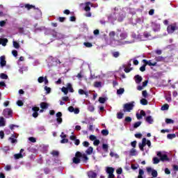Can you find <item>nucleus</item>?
<instances>
[{
    "label": "nucleus",
    "instance_id": "37",
    "mask_svg": "<svg viewBox=\"0 0 178 178\" xmlns=\"http://www.w3.org/2000/svg\"><path fill=\"white\" fill-rule=\"evenodd\" d=\"M92 151H94V148H92V147H89L86 149V153L87 154V155H91V154H92Z\"/></svg>",
    "mask_w": 178,
    "mask_h": 178
},
{
    "label": "nucleus",
    "instance_id": "39",
    "mask_svg": "<svg viewBox=\"0 0 178 178\" xmlns=\"http://www.w3.org/2000/svg\"><path fill=\"white\" fill-rule=\"evenodd\" d=\"M138 145H140L141 147H145L147 145V138H143L142 140V143H140Z\"/></svg>",
    "mask_w": 178,
    "mask_h": 178
},
{
    "label": "nucleus",
    "instance_id": "18",
    "mask_svg": "<svg viewBox=\"0 0 178 178\" xmlns=\"http://www.w3.org/2000/svg\"><path fill=\"white\" fill-rule=\"evenodd\" d=\"M131 38H134V40H136V41H141V34H136V33L132 32L131 34Z\"/></svg>",
    "mask_w": 178,
    "mask_h": 178
},
{
    "label": "nucleus",
    "instance_id": "31",
    "mask_svg": "<svg viewBox=\"0 0 178 178\" xmlns=\"http://www.w3.org/2000/svg\"><path fill=\"white\" fill-rule=\"evenodd\" d=\"M106 172L108 175H111V174L113 173V172H115V169L112 167H106Z\"/></svg>",
    "mask_w": 178,
    "mask_h": 178
},
{
    "label": "nucleus",
    "instance_id": "27",
    "mask_svg": "<svg viewBox=\"0 0 178 178\" xmlns=\"http://www.w3.org/2000/svg\"><path fill=\"white\" fill-rule=\"evenodd\" d=\"M87 175L89 178H97V172H94V171H89Z\"/></svg>",
    "mask_w": 178,
    "mask_h": 178
},
{
    "label": "nucleus",
    "instance_id": "30",
    "mask_svg": "<svg viewBox=\"0 0 178 178\" xmlns=\"http://www.w3.org/2000/svg\"><path fill=\"white\" fill-rule=\"evenodd\" d=\"M44 34L46 35H52V32L53 31H55V30H54V29H45L44 28Z\"/></svg>",
    "mask_w": 178,
    "mask_h": 178
},
{
    "label": "nucleus",
    "instance_id": "44",
    "mask_svg": "<svg viewBox=\"0 0 178 178\" xmlns=\"http://www.w3.org/2000/svg\"><path fill=\"white\" fill-rule=\"evenodd\" d=\"M167 138L168 139V140H173V138H176V134H168V135H167Z\"/></svg>",
    "mask_w": 178,
    "mask_h": 178
},
{
    "label": "nucleus",
    "instance_id": "2",
    "mask_svg": "<svg viewBox=\"0 0 178 178\" xmlns=\"http://www.w3.org/2000/svg\"><path fill=\"white\" fill-rule=\"evenodd\" d=\"M108 22L111 24H115V22L118 20L122 22L126 19V13L120 9V8L115 7L111 10V13L107 15Z\"/></svg>",
    "mask_w": 178,
    "mask_h": 178
},
{
    "label": "nucleus",
    "instance_id": "38",
    "mask_svg": "<svg viewBox=\"0 0 178 178\" xmlns=\"http://www.w3.org/2000/svg\"><path fill=\"white\" fill-rule=\"evenodd\" d=\"M154 59L156 62H163V60H165V58L163 56H156Z\"/></svg>",
    "mask_w": 178,
    "mask_h": 178
},
{
    "label": "nucleus",
    "instance_id": "5",
    "mask_svg": "<svg viewBox=\"0 0 178 178\" xmlns=\"http://www.w3.org/2000/svg\"><path fill=\"white\" fill-rule=\"evenodd\" d=\"M52 37L53 38H55V40H58L60 41H63L65 38H67V35H65L60 32H56V31L52 32Z\"/></svg>",
    "mask_w": 178,
    "mask_h": 178
},
{
    "label": "nucleus",
    "instance_id": "52",
    "mask_svg": "<svg viewBox=\"0 0 178 178\" xmlns=\"http://www.w3.org/2000/svg\"><path fill=\"white\" fill-rule=\"evenodd\" d=\"M165 123L167 124H173L175 123V121L170 118H166L165 119Z\"/></svg>",
    "mask_w": 178,
    "mask_h": 178
},
{
    "label": "nucleus",
    "instance_id": "49",
    "mask_svg": "<svg viewBox=\"0 0 178 178\" xmlns=\"http://www.w3.org/2000/svg\"><path fill=\"white\" fill-rule=\"evenodd\" d=\"M3 126H5V118L0 117V127H3Z\"/></svg>",
    "mask_w": 178,
    "mask_h": 178
},
{
    "label": "nucleus",
    "instance_id": "17",
    "mask_svg": "<svg viewBox=\"0 0 178 178\" xmlns=\"http://www.w3.org/2000/svg\"><path fill=\"white\" fill-rule=\"evenodd\" d=\"M175 30H176V26L175 25H169L167 27V31L168 34H172V33H175Z\"/></svg>",
    "mask_w": 178,
    "mask_h": 178
},
{
    "label": "nucleus",
    "instance_id": "12",
    "mask_svg": "<svg viewBox=\"0 0 178 178\" xmlns=\"http://www.w3.org/2000/svg\"><path fill=\"white\" fill-rule=\"evenodd\" d=\"M143 20L144 19L143 17H137L136 19H131L129 20V23H131V24H133V26H135V24H137V23H143Z\"/></svg>",
    "mask_w": 178,
    "mask_h": 178
},
{
    "label": "nucleus",
    "instance_id": "19",
    "mask_svg": "<svg viewBox=\"0 0 178 178\" xmlns=\"http://www.w3.org/2000/svg\"><path fill=\"white\" fill-rule=\"evenodd\" d=\"M143 63H145V65H148V66H156L157 65V63L156 62H154L152 63V61L150 60H147L146 59H144L143 60Z\"/></svg>",
    "mask_w": 178,
    "mask_h": 178
},
{
    "label": "nucleus",
    "instance_id": "46",
    "mask_svg": "<svg viewBox=\"0 0 178 178\" xmlns=\"http://www.w3.org/2000/svg\"><path fill=\"white\" fill-rule=\"evenodd\" d=\"M95 87L96 88H101V87H102V82L101 81L95 82Z\"/></svg>",
    "mask_w": 178,
    "mask_h": 178
},
{
    "label": "nucleus",
    "instance_id": "1",
    "mask_svg": "<svg viewBox=\"0 0 178 178\" xmlns=\"http://www.w3.org/2000/svg\"><path fill=\"white\" fill-rule=\"evenodd\" d=\"M108 37L106 34H103V38L105 41L106 45L110 47H123L129 44H134V40H124L129 37V33L124 30V28H119L116 31H111L108 33Z\"/></svg>",
    "mask_w": 178,
    "mask_h": 178
},
{
    "label": "nucleus",
    "instance_id": "41",
    "mask_svg": "<svg viewBox=\"0 0 178 178\" xmlns=\"http://www.w3.org/2000/svg\"><path fill=\"white\" fill-rule=\"evenodd\" d=\"M40 108L42 109H48V104L47 102L40 103Z\"/></svg>",
    "mask_w": 178,
    "mask_h": 178
},
{
    "label": "nucleus",
    "instance_id": "10",
    "mask_svg": "<svg viewBox=\"0 0 178 178\" xmlns=\"http://www.w3.org/2000/svg\"><path fill=\"white\" fill-rule=\"evenodd\" d=\"M17 137H19V134H13L11 136L8 138V141H10L11 144H16L17 143Z\"/></svg>",
    "mask_w": 178,
    "mask_h": 178
},
{
    "label": "nucleus",
    "instance_id": "51",
    "mask_svg": "<svg viewBox=\"0 0 178 178\" xmlns=\"http://www.w3.org/2000/svg\"><path fill=\"white\" fill-rule=\"evenodd\" d=\"M13 45L14 48H16V49H19L20 48V44H19V42L16 41L13 42Z\"/></svg>",
    "mask_w": 178,
    "mask_h": 178
},
{
    "label": "nucleus",
    "instance_id": "40",
    "mask_svg": "<svg viewBox=\"0 0 178 178\" xmlns=\"http://www.w3.org/2000/svg\"><path fill=\"white\" fill-rule=\"evenodd\" d=\"M122 94H124V88H120L117 90V95H122Z\"/></svg>",
    "mask_w": 178,
    "mask_h": 178
},
{
    "label": "nucleus",
    "instance_id": "20",
    "mask_svg": "<svg viewBox=\"0 0 178 178\" xmlns=\"http://www.w3.org/2000/svg\"><path fill=\"white\" fill-rule=\"evenodd\" d=\"M0 66L1 67H5V66H6V60H5V56H1L0 57Z\"/></svg>",
    "mask_w": 178,
    "mask_h": 178
},
{
    "label": "nucleus",
    "instance_id": "3",
    "mask_svg": "<svg viewBox=\"0 0 178 178\" xmlns=\"http://www.w3.org/2000/svg\"><path fill=\"white\" fill-rule=\"evenodd\" d=\"M81 161L83 163H87L88 162V156L84 152H76L75 156L72 159V162L75 165H79Z\"/></svg>",
    "mask_w": 178,
    "mask_h": 178
},
{
    "label": "nucleus",
    "instance_id": "62",
    "mask_svg": "<svg viewBox=\"0 0 178 178\" xmlns=\"http://www.w3.org/2000/svg\"><path fill=\"white\" fill-rule=\"evenodd\" d=\"M102 136H108V134H109V131H108V129H103L102 130Z\"/></svg>",
    "mask_w": 178,
    "mask_h": 178
},
{
    "label": "nucleus",
    "instance_id": "55",
    "mask_svg": "<svg viewBox=\"0 0 178 178\" xmlns=\"http://www.w3.org/2000/svg\"><path fill=\"white\" fill-rule=\"evenodd\" d=\"M143 175H144V170L143 169L140 168L138 178H143Z\"/></svg>",
    "mask_w": 178,
    "mask_h": 178
},
{
    "label": "nucleus",
    "instance_id": "42",
    "mask_svg": "<svg viewBox=\"0 0 178 178\" xmlns=\"http://www.w3.org/2000/svg\"><path fill=\"white\" fill-rule=\"evenodd\" d=\"M26 9H28V10H30V9H35V6L31 5V4H25Z\"/></svg>",
    "mask_w": 178,
    "mask_h": 178
},
{
    "label": "nucleus",
    "instance_id": "47",
    "mask_svg": "<svg viewBox=\"0 0 178 178\" xmlns=\"http://www.w3.org/2000/svg\"><path fill=\"white\" fill-rule=\"evenodd\" d=\"M0 78L2 80H8V74H6L5 73H1V74H0Z\"/></svg>",
    "mask_w": 178,
    "mask_h": 178
},
{
    "label": "nucleus",
    "instance_id": "36",
    "mask_svg": "<svg viewBox=\"0 0 178 178\" xmlns=\"http://www.w3.org/2000/svg\"><path fill=\"white\" fill-rule=\"evenodd\" d=\"M2 151L5 154H9V151H10V147L9 146H6L2 148Z\"/></svg>",
    "mask_w": 178,
    "mask_h": 178
},
{
    "label": "nucleus",
    "instance_id": "48",
    "mask_svg": "<svg viewBox=\"0 0 178 178\" xmlns=\"http://www.w3.org/2000/svg\"><path fill=\"white\" fill-rule=\"evenodd\" d=\"M107 100H108V98H106V97H99V102L100 104H105V102H106Z\"/></svg>",
    "mask_w": 178,
    "mask_h": 178
},
{
    "label": "nucleus",
    "instance_id": "6",
    "mask_svg": "<svg viewBox=\"0 0 178 178\" xmlns=\"http://www.w3.org/2000/svg\"><path fill=\"white\" fill-rule=\"evenodd\" d=\"M134 102H131L129 103L124 104L123 112H131V111H133V108H134Z\"/></svg>",
    "mask_w": 178,
    "mask_h": 178
},
{
    "label": "nucleus",
    "instance_id": "54",
    "mask_svg": "<svg viewBox=\"0 0 178 178\" xmlns=\"http://www.w3.org/2000/svg\"><path fill=\"white\" fill-rule=\"evenodd\" d=\"M14 158L15 159H20V158H23V154L22 153L15 154Z\"/></svg>",
    "mask_w": 178,
    "mask_h": 178
},
{
    "label": "nucleus",
    "instance_id": "26",
    "mask_svg": "<svg viewBox=\"0 0 178 178\" xmlns=\"http://www.w3.org/2000/svg\"><path fill=\"white\" fill-rule=\"evenodd\" d=\"M145 122L149 124H152L154 123V118L151 115H148L145 118Z\"/></svg>",
    "mask_w": 178,
    "mask_h": 178
},
{
    "label": "nucleus",
    "instance_id": "9",
    "mask_svg": "<svg viewBox=\"0 0 178 178\" xmlns=\"http://www.w3.org/2000/svg\"><path fill=\"white\" fill-rule=\"evenodd\" d=\"M151 27H152L153 31H154V33L161 31V24H158V22H152Z\"/></svg>",
    "mask_w": 178,
    "mask_h": 178
},
{
    "label": "nucleus",
    "instance_id": "24",
    "mask_svg": "<svg viewBox=\"0 0 178 178\" xmlns=\"http://www.w3.org/2000/svg\"><path fill=\"white\" fill-rule=\"evenodd\" d=\"M129 155L130 156H137V155H138V152L136 149L132 148L129 151Z\"/></svg>",
    "mask_w": 178,
    "mask_h": 178
},
{
    "label": "nucleus",
    "instance_id": "43",
    "mask_svg": "<svg viewBox=\"0 0 178 178\" xmlns=\"http://www.w3.org/2000/svg\"><path fill=\"white\" fill-rule=\"evenodd\" d=\"M142 123L143 122H141V121H138L135 122L133 125L134 129H138V127H140V126H141Z\"/></svg>",
    "mask_w": 178,
    "mask_h": 178
},
{
    "label": "nucleus",
    "instance_id": "45",
    "mask_svg": "<svg viewBox=\"0 0 178 178\" xmlns=\"http://www.w3.org/2000/svg\"><path fill=\"white\" fill-rule=\"evenodd\" d=\"M79 94L80 95H86V97L88 96V92L84 91V90H83V89H79Z\"/></svg>",
    "mask_w": 178,
    "mask_h": 178
},
{
    "label": "nucleus",
    "instance_id": "59",
    "mask_svg": "<svg viewBox=\"0 0 178 178\" xmlns=\"http://www.w3.org/2000/svg\"><path fill=\"white\" fill-rule=\"evenodd\" d=\"M128 12L129 13H130L131 15H136V10L135 8H129L128 9Z\"/></svg>",
    "mask_w": 178,
    "mask_h": 178
},
{
    "label": "nucleus",
    "instance_id": "35",
    "mask_svg": "<svg viewBox=\"0 0 178 178\" xmlns=\"http://www.w3.org/2000/svg\"><path fill=\"white\" fill-rule=\"evenodd\" d=\"M18 31L20 34H29V31H24V28L23 27L18 28Z\"/></svg>",
    "mask_w": 178,
    "mask_h": 178
},
{
    "label": "nucleus",
    "instance_id": "11",
    "mask_svg": "<svg viewBox=\"0 0 178 178\" xmlns=\"http://www.w3.org/2000/svg\"><path fill=\"white\" fill-rule=\"evenodd\" d=\"M12 109L10 108H6L3 111V115L5 116L7 119H9V118H12Z\"/></svg>",
    "mask_w": 178,
    "mask_h": 178
},
{
    "label": "nucleus",
    "instance_id": "13",
    "mask_svg": "<svg viewBox=\"0 0 178 178\" xmlns=\"http://www.w3.org/2000/svg\"><path fill=\"white\" fill-rule=\"evenodd\" d=\"M90 5L91 6V2L88 1L86 3L79 4V6L81 8H83V6H85L84 10H86V12H90L91 10V8L90 7Z\"/></svg>",
    "mask_w": 178,
    "mask_h": 178
},
{
    "label": "nucleus",
    "instance_id": "22",
    "mask_svg": "<svg viewBox=\"0 0 178 178\" xmlns=\"http://www.w3.org/2000/svg\"><path fill=\"white\" fill-rule=\"evenodd\" d=\"M70 139L72 140V141H74V143L75 145H80V140H79V139H77V138H76V136H71L70 137Z\"/></svg>",
    "mask_w": 178,
    "mask_h": 178
},
{
    "label": "nucleus",
    "instance_id": "58",
    "mask_svg": "<svg viewBox=\"0 0 178 178\" xmlns=\"http://www.w3.org/2000/svg\"><path fill=\"white\" fill-rule=\"evenodd\" d=\"M161 111H168V109H169V104H164L163 106H161Z\"/></svg>",
    "mask_w": 178,
    "mask_h": 178
},
{
    "label": "nucleus",
    "instance_id": "50",
    "mask_svg": "<svg viewBox=\"0 0 178 178\" xmlns=\"http://www.w3.org/2000/svg\"><path fill=\"white\" fill-rule=\"evenodd\" d=\"M28 68L27 67H19V73H21V74H23V72H27Z\"/></svg>",
    "mask_w": 178,
    "mask_h": 178
},
{
    "label": "nucleus",
    "instance_id": "7",
    "mask_svg": "<svg viewBox=\"0 0 178 178\" xmlns=\"http://www.w3.org/2000/svg\"><path fill=\"white\" fill-rule=\"evenodd\" d=\"M154 38L150 33L145 31L143 34H141L140 41H148V40H154Z\"/></svg>",
    "mask_w": 178,
    "mask_h": 178
},
{
    "label": "nucleus",
    "instance_id": "15",
    "mask_svg": "<svg viewBox=\"0 0 178 178\" xmlns=\"http://www.w3.org/2000/svg\"><path fill=\"white\" fill-rule=\"evenodd\" d=\"M56 122L58 124H62V122H63V120L62 119V112H58L56 114Z\"/></svg>",
    "mask_w": 178,
    "mask_h": 178
},
{
    "label": "nucleus",
    "instance_id": "14",
    "mask_svg": "<svg viewBox=\"0 0 178 178\" xmlns=\"http://www.w3.org/2000/svg\"><path fill=\"white\" fill-rule=\"evenodd\" d=\"M147 173H151L152 172V177H158V171L156 170L152 169V168L149 167L147 168Z\"/></svg>",
    "mask_w": 178,
    "mask_h": 178
},
{
    "label": "nucleus",
    "instance_id": "21",
    "mask_svg": "<svg viewBox=\"0 0 178 178\" xmlns=\"http://www.w3.org/2000/svg\"><path fill=\"white\" fill-rule=\"evenodd\" d=\"M134 80L136 84H140L143 81V76L137 74L134 76Z\"/></svg>",
    "mask_w": 178,
    "mask_h": 178
},
{
    "label": "nucleus",
    "instance_id": "4",
    "mask_svg": "<svg viewBox=\"0 0 178 178\" xmlns=\"http://www.w3.org/2000/svg\"><path fill=\"white\" fill-rule=\"evenodd\" d=\"M47 63L48 67H54V66H58V65H60V60L58 58L50 56L47 59Z\"/></svg>",
    "mask_w": 178,
    "mask_h": 178
},
{
    "label": "nucleus",
    "instance_id": "32",
    "mask_svg": "<svg viewBox=\"0 0 178 178\" xmlns=\"http://www.w3.org/2000/svg\"><path fill=\"white\" fill-rule=\"evenodd\" d=\"M99 23L102 24V26H105L106 23H108V21H106V18L102 17L99 20Z\"/></svg>",
    "mask_w": 178,
    "mask_h": 178
},
{
    "label": "nucleus",
    "instance_id": "16",
    "mask_svg": "<svg viewBox=\"0 0 178 178\" xmlns=\"http://www.w3.org/2000/svg\"><path fill=\"white\" fill-rule=\"evenodd\" d=\"M68 111L71 113H74L75 115H79V113H80V110L79 108H75L74 107H73L72 106L68 107Z\"/></svg>",
    "mask_w": 178,
    "mask_h": 178
},
{
    "label": "nucleus",
    "instance_id": "33",
    "mask_svg": "<svg viewBox=\"0 0 178 178\" xmlns=\"http://www.w3.org/2000/svg\"><path fill=\"white\" fill-rule=\"evenodd\" d=\"M165 101H167V102H172V95H170V93L165 94Z\"/></svg>",
    "mask_w": 178,
    "mask_h": 178
},
{
    "label": "nucleus",
    "instance_id": "34",
    "mask_svg": "<svg viewBox=\"0 0 178 178\" xmlns=\"http://www.w3.org/2000/svg\"><path fill=\"white\" fill-rule=\"evenodd\" d=\"M102 148L104 152H108V149H109V146L106 143H103Z\"/></svg>",
    "mask_w": 178,
    "mask_h": 178
},
{
    "label": "nucleus",
    "instance_id": "63",
    "mask_svg": "<svg viewBox=\"0 0 178 178\" xmlns=\"http://www.w3.org/2000/svg\"><path fill=\"white\" fill-rule=\"evenodd\" d=\"M44 91H46V94H51V88L48 86H44Z\"/></svg>",
    "mask_w": 178,
    "mask_h": 178
},
{
    "label": "nucleus",
    "instance_id": "57",
    "mask_svg": "<svg viewBox=\"0 0 178 178\" xmlns=\"http://www.w3.org/2000/svg\"><path fill=\"white\" fill-rule=\"evenodd\" d=\"M159 162H161V160L158 157L153 158V163L154 165H157V163H159Z\"/></svg>",
    "mask_w": 178,
    "mask_h": 178
},
{
    "label": "nucleus",
    "instance_id": "28",
    "mask_svg": "<svg viewBox=\"0 0 178 178\" xmlns=\"http://www.w3.org/2000/svg\"><path fill=\"white\" fill-rule=\"evenodd\" d=\"M37 11V15L35 16V18L38 20V19H40L41 17V16H42V13L41 12V10H40V8H35Z\"/></svg>",
    "mask_w": 178,
    "mask_h": 178
},
{
    "label": "nucleus",
    "instance_id": "56",
    "mask_svg": "<svg viewBox=\"0 0 178 178\" xmlns=\"http://www.w3.org/2000/svg\"><path fill=\"white\" fill-rule=\"evenodd\" d=\"M67 89L68 91H70V92H73L74 90H73V88L72 87V83H67Z\"/></svg>",
    "mask_w": 178,
    "mask_h": 178
},
{
    "label": "nucleus",
    "instance_id": "53",
    "mask_svg": "<svg viewBox=\"0 0 178 178\" xmlns=\"http://www.w3.org/2000/svg\"><path fill=\"white\" fill-rule=\"evenodd\" d=\"M140 104L141 105H148V100L145 98H143L140 99Z\"/></svg>",
    "mask_w": 178,
    "mask_h": 178
},
{
    "label": "nucleus",
    "instance_id": "8",
    "mask_svg": "<svg viewBox=\"0 0 178 178\" xmlns=\"http://www.w3.org/2000/svg\"><path fill=\"white\" fill-rule=\"evenodd\" d=\"M156 155L160 158V161L162 162H169V158L166 154H162V152H157Z\"/></svg>",
    "mask_w": 178,
    "mask_h": 178
},
{
    "label": "nucleus",
    "instance_id": "64",
    "mask_svg": "<svg viewBox=\"0 0 178 178\" xmlns=\"http://www.w3.org/2000/svg\"><path fill=\"white\" fill-rule=\"evenodd\" d=\"M95 109V108H94V106L92 105L88 106V110L89 111V112H94Z\"/></svg>",
    "mask_w": 178,
    "mask_h": 178
},
{
    "label": "nucleus",
    "instance_id": "60",
    "mask_svg": "<svg viewBox=\"0 0 178 178\" xmlns=\"http://www.w3.org/2000/svg\"><path fill=\"white\" fill-rule=\"evenodd\" d=\"M123 116H124V114L121 112H118L117 113V119H123Z\"/></svg>",
    "mask_w": 178,
    "mask_h": 178
},
{
    "label": "nucleus",
    "instance_id": "23",
    "mask_svg": "<svg viewBox=\"0 0 178 178\" xmlns=\"http://www.w3.org/2000/svg\"><path fill=\"white\" fill-rule=\"evenodd\" d=\"M32 111L33 112V113L32 114V116L33 118H38V111H39L38 108L35 106L33 107Z\"/></svg>",
    "mask_w": 178,
    "mask_h": 178
},
{
    "label": "nucleus",
    "instance_id": "25",
    "mask_svg": "<svg viewBox=\"0 0 178 178\" xmlns=\"http://www.w3.org/2000/svg\"><path fill=\"white\" fill-rule=\"evenodd\" d=\"M37 26H38V24H36L35 25L34 33H41V31L45 30V27L40 26L39 28H37Z\"/></svg>",
    "mask_w": 178,
    "mask_h": 178
},
{
    "label": "nucleus",
    "instance_id": "29",
    "mask_svg": "<svg viewBox=\"0 0 178 178\" xmlns=\"http://www.w3.org/2000/svg\"><path fill=\"white\" fill-rule=\"evenodd\" d=\"M6 44H8V40L6 38H0V45L6 47Z\"/></svg>",
    "mask_w": 178,
    "mask_h": 178
},
{
    "label": "nucleus",
    "instance_id": "61",
    "mask_svg": "<svg viewBox=\"0 0 178 178\" xmlns=\"http://www.w3.org/2000/svg\"><path fill=\"white\" fill-rule=\"evenodd\" d=\"M112 55L114 58H119L120 53L119 51H113L112 52Z\"/></svg>",
    "mask_w": 178,
    "mask_h": 178
}]
</instances>
